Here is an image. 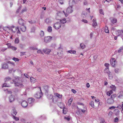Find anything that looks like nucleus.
Returning a JSON list of instances; mask_svg holds the SVG:
<instances>
[{
    "label": "nucleus",
    "instance_id": "f257e3e1",
    "mask_svg": "<svg viewBox=\"0 0 123 123\" xmlns=\"http://www.w3.org/2000/svg\"><path fill=\"white\" fill-rule=\"evenodd\" d=\"M64 15L66 16H67L68 15L64 11H59L57 12L55 16V18L57 20H59L63 15Z\"/></svg>",
    "mask_w": 123,
    "mask_h": 123
},
{
    "label": "nucleus",
    "instance_id": "f03ea898",
    "mask_svg": "<svg viewBox=\"0 0 123 123\" xmlns=\"http://www.w3.org/2000/svg\"><path fill=\"white\" fill-rule=\"evenodd\" d=\"M116 96L117 95L115 94L111 95L110 98H108L107 100V103L109 104H113L114 102V99Z\"/></svg>",
    "mask_w": 123,
    "mask_h": 123
},
{
    "label": "nucleus",
    "instance_id": "7ed1b4c3",
    "mask_svg": "<svg viewBox=\"0 0 123 123\" xmlns=\"http://www.w3.org/2000/svg\"><path fill=\"white\" fill-rule=\"evenodd\" d=\"M55 96L52 99V101L53 102H57V100L56 99V97H57L58 98L61 99L62 97V94H60L57 93H55L54 94Z\"/></svg>",
    "mask_w": 123,
    "mask_h": 123
},
{
    "label": "nucleus",
    "instance_id": "20e7f679",
    "mask_svg": "<svg viewBox=\"0 0 123 123\" xmlns=\"http://www.w3.org/2000/svg\"><path fill=\"white\" fill-rule=\"evenodd\" d=\"M18 78V77H17ZM18 79H16V81H15L14 80H12L13 82H14V84H15V86L16 87H19L20 88H21V87H22L23 86V85L19 83L18 82H17V80L18 81Z\"/></svg>",
    "mask_w": 123,
    "mask_h": 123
},
{
    "label": "nucleus",
    "instance_id": "39448f33",
    "mask_svg": "<svg viewBox=\"0 0 123 123\" xmlns=\"http://www.w3.org/2000/svg\"><path fill=\"white\" fill-rule=\"evenodd\" d=\"M117 63V62L114 58H112L111 60L110 64L112 67H114L115 66Z\"/></svg>",
    "mask_w": 123,
    "mask_h": 123
},
{
    "label": "nucleus",
    "instance_id": "423d86ee",
    "mask_svg": "<svg viewBox=\"0 0 123 123\" xmlns=\"http://www.w3.org/2000/svg\"><path fill=\"white\" fill-rule=\"evenodd\" d=\"M61 26L60 23L58 22L54 24L53 27L55 29L58 30L61 27Z\"/></svg>",
    "mask_w": 123,
    "mask_h": 123
},
{
    "label": "nucleus",
    "instance_id": "0eeeda50",
    "mask_svg": "<svg viewBox=\"0 0 123 123\" xmlns=\"http://www.w3.org/2000/svg\"><path fill=\"white\" fill-rule=\"evenodd\" d=\"M39 88L41 92H37L35 95V97L37 98H40L42 95L41 89L40 87Z\"/></svg>",
    "mask_w": 123,
    "mask_h": 123
},
{
    "label": "nucleus",
    "instance_id": "6e6552de",
    "mask_svg": "<svg viewBox=\"0 0 123 123\" xmlns=\"http://www.w3.org/2000/svg\"><path fill=\"white\" fill-rule=\"evenodd\" d=\"M9 101L10 103L14 102L15 99V97L14 95H11L8 98Z\"/></svg>",
    "mask_w": 123,
    "mask_h": 123
},
{
    "label": "nucleus",
    "instance_id": "1a4fd4ad",
    "mask_svg": "<svg viewBox=\"0 0 123 123\" xmlns=\"http://www.w3.org/2000/svg\"><path fill=\"white\" fill-rule=\"evenodd\" d=\"M18 24L21 26L25 25V21L21 18H19L18 20Z\"/></svg>",
    "mask_w": 123,
    "mask_h": 123
},
{
    "label": "nucleus",
    "instance_id": "9d476101",
    "mask_svg": "<svg viewBox=\"0 0 123 123\" xmlns=\"http://www.w3.org/2000/svg\"><path fill=\"white\" fill-rule=\"evenodd\" d=\"M73 11L72 7L71 6H70L68 7L66 10L67 13H70Z\"/></svg>",
    "mask_w": 123,
    "mask_h": 123
},
{
    "label": "nucleus",
    "instance_id": "9b49d317",
    "mask_svg": "<svg viewBox=\"0 0 123 123\" xmlns=\"http://www.w3.org/2000/svg\"><path fill=\"white\" fill-rule=\"evenodd\" d=\"M34 99L32 98H28V102L29 104L31 105H32L34 104Z\"/></svg>",
    "mask_w": 123,
    "mask_h": 123
},
{
    "label": "nucleus",
    "instance_id": "f8f14e48",
    "mask_svg": "<svg viewBox=\"0 0 123 123\" xmlns=\"http://www.w3.org/2000/svg\"><path fill=\"white\" fill-rule=\"evenodd\" d=\"M51 38L52 37L50 36L45 37L44 39V41L46 42H49L51 41Z\"/></svg>",
    "mask_w": 123,
    "mask_h": 123
},
{
    "label": "nucleus",
    "instance_id": "ddd939ff",
    "mask_svg": "<svg viewBox=\"0 0 123 123\" xmlns=\"http://www.w3.org/2000/svg\"><path fill=\"white\" fill-rule=\"evenodd\" d=\"M28 103L27 102L25 101H23L21 103V105L22 106L24 107L25 108L27 107L28 105Z\"/></svg>",
    "mask_w": 123,
    "mask_h": 123
},
{
    "label": "nucleus",
    "instance_id": "4468645a",
    "mask_svg": "<svg viewBox=\"0 0 123 123\" xmlns=\"http://www.w3.org/2000/svg\"><path fill=\"white\" fill-rule=\"evenodd\" d=\"M110 19L111 22L113 24L116 23L117 22V19L115 18H111Z\"/></svg>",
    "mask_w": 123,
    "mask_h": 123
},
{
    "label": "nucleus",
    "instance_id": "2eb2a0df",
    "mask_svg": "<svg viewBox=\"0 0 123 123\" xmlns=\"http://www.w3.org/2000/svg\"><path fill=\"white\" fill-rule=\"evenodd\" d=\"M92 26L93 27H95L97 25V24L96 22V19H93L92 20Z\"/></svg>",
    "mask_w": 123,
    "mask_h": 123
},
{
    "label": "nucleus",
    "instance_id": "dca6fc26",
    "mask_svg": "<svg viewBox=\"0 0 123 123\" xmlns=\"http://www.w3.org/2000/svg\"><path fill=\"white\" fill-rule=\"evenodd\" d=\"M20 28L21 30L23 32H25L26 30V27L25 25H24L21 26Z\"/></svg>",
    "mask_w": 123,
    "mask_h": 123
},
{
    "label": "nucleus",
    "instance_id": "f3484780",
    "mask_svg": "<svg viewBox=\"0 0 123 123\" xmlns=\"http://www.w3.org/2000/svg\"><path fill=\"white\" fill-rule=\"evenodd\" d=\"M117 32L118 33V36H120L122 38V37H123V31H118Z\"/></svg>",
    "mask_w": 123,
    "mask_h": 123
},
{
    "label": "nucleus",
    "instance_id": "a211bd4d",
    "mask_svg": "<svg viewBox=\"0 0 123 123\" xmlns=\"http://www.w3.org/2000/svg\"><path fill=\"white\" fill-rule=\"evenodd\" d=\"M114 114L117 116L119 115L120 111L118 109H116L114 110Z\"/></svg>",
    "mask_w": 123,
    "mask_h": 123
},
{
    "label": "nucleus",
    "instance_id": "6ab92c4d",
    "mask_svg": "<svg viewBox=\"0 0 123 123\" xmlns=\"http://www.w3.org/2000/svg\"><path fill=\"white\" fill-rule=\"evenodd\" d=\"M66 22V20L65 18H63L62 19H60V22L61 24H64Z\"/></svg>",
    "mask_w": 123,
    "mask_h": 123
},
{
    "label": "nucleus",
    "instance_id": "aec40b11",
    "mask_svg": "<svg viewBox=\"0 0 123 123\" xmlns=\"http://www.w3.org/2000/svg\"><path fill=\"white\" fill-rule=\"evenodd\" d=\"M73 100V99L72 98H70L68 100L67 104L68 105V106H70Z\"/></svg>",
    "mask_w": 123,
    "mask_h": 123
},
{
    "label": "nucleus",
    "instance_id": "412c9836",
    "mask_svg": "<svg viewBox=\"0 0 123 123\" xmlns=\"http://www.w3.org/2000/svg\"><path fill=\"white\" fill-rule=\"evenodd\" d=\"M118 94L119 95L118 96V98H121L122 97H123V91H121L119 92Z\"/></svg>",
    "mask_w": 123,
    "mask_h": 123
},
{
    "label": "nucleus",
    "instance_id": "4be33fe9",
    "mask_svg": "<svg viewBox=\"0 0 123 123\" xmlns=\"http://www.w3.org/2000/svg\"><path fill=\"white\" fill-rule=\"evenodd\" d=\"M45 22L47 24H49L51 23V20L49 18H47L45 19L44 20Z\"/></svg>",
    "mask_w": 123,
    "mask_h": 123
},
{
    "label": "nucleus",
    "instance_id": "5701e85b",
    "mask_svg": "<svg viewBox=\"0 0 123 123\" xmlns=\"http://www.w3.org/2000/svg\"><path fill=\"white\" fill-rule=\"evenodd\" d=\"M87 15V13L86 12H83L82 14V16L83 18H85L86 17Z\"/></svg>",
    "mask_w": 123,
    "mask_h": 123
},
{
    "label": "nucleus",
    "instance_id": "b1692460",
    "mask_svg": "<svg viewBox=\"0 0 123 123\" xmlns=\"http://www.w3.org/2000/svg\"><path fill=\"white\" fill-rule=\"evenodd\" d=\"M8 66L7 64L4 63L2 65V68L3 69H6L8 68Z\"/></svg>",
    "mask_w": 123,
    "mask_h": 123
},
{
    "label": "nucleus",
    "instance_id": "393cba45",
    "mask_svg": "<svg viewBox=\"0 0 123 123\" xmlns=\"http://www.w3.org/2000/svg\"><path fill=\"white\" fill-rule=\"evenodd\" d=\"M11 80V78L9 77H7L5 78L4 79V81H9Z\"/></svg>",
    "mask_w": 123,
    "mask_h": 123
},
{
    "label": "nucleus",
    "instance_id": "a878e982",
    "mask_svg": "<svg viewBox=\"0 0 123 123\" xmlns=\"http://www.w3.org/2000/svg\"><path fill=\"white\" fill-rule=\"evenodd\" d=\"M30 81L32 83H34L36 81V79L32 77L30 78Z\"/></svg>",
    "mask_w": 123,
    "mask_h": 123
},
{
    "label": "nucleus",
    "instance_id": "bb28decb",
    "mask_svg": "<svg viewBox=\"0 0 123 123\" xmlns=\"http://www.w3.org/2000/svg\"><path fill=\"white\" fill-rule=\"evenodd\" d=\"M47 30L48 32H52V27L50 26H48L47 29Z\"/></svg>",
    "mask_w": 123,
    "mask_h": 123
},
{
    "label": "nucleus",
    "instance_id": "cd10ccee",
    "mask_svg": "<svg viewBox=\"0 0 123 123\" xmlns=\"http://www.w3.org/2000/svg\"><path fill=\"white\" fill-rule=\"evenodd\" d=\"M104 72L105 73H107L108 74H110V72L109 71V68H105L104 70Z\"/></svg>",
    "mask_w": 123,
    "mask_h": 123
},
{
    "label": "nucleus",
    "instance_id": "c85d7f7f",
    "mask_svg": "<svg viewBox=\"0 0 123 123\" xmlns=\"http://www.w3.org/2000/svg\"><path fill=\"white\" fill-rule=\"evenodd\" d=\"M80 46L81 48L84 49L85 48L86 46L83 43H81L80 44Z\"/></svg>",
    "mask_w": 123,
    "mask_h": 123
},
{
    "label": "nucleus",
    "instance_id": "c756f323",
    "mask_svg": "<svg viewBox=\"0 0 123 123\" xmlns=\"http://www.w3.org/2000/svg\"><path fill=\"white\" fill-rule=\"evenodd\" d=\"M113 93V92L112 90H111L110 91L108 92H107V95L108 96H110Z\"/></svg>",
    "mask_w": 123,
    "mask_h": 123
},
{
    "label": "nucleus",
    "instance_id": "7c9ffc66",
    "mask_svg": "<svg viewBox=\"0 0 123 123\" xmlns=\"http://www.w3.org/2000/svg\"><path fill=\"white\" fill-rule=\"evenodd\" d=\"M123 50V45L120 47L118 50V52L120 53L122 52Z\"/></svg>",
    "mask_w": 123,
    "mask_h": 123
},
{
    "label": "nucleus",
    "instance_id": "2f4dec72",
    "mask_svg": "<svg viewBox=\"0 0 123 123\" xmlns=\"http://www.w3.org/2000/svg\"><path fill=\"white\" fill-rule=\"evenodd\" d=\"M58 105L62 109L64 107L63 104L62 103H59Z\"/></svg>",
    "mask_w": 123,
    "mask_h": 123
},
{
    "label": "nucleus",
    "instance_id": "473e14b6",
    "mask_svg": "<svg viewBox=\"0 0 123 123\" xmlns=\"http://www.w3.org/2000/svg\"><path fill=\"white\" fill-rule=\"evenodd\" d=\"M84 108L85 109L84 110H83L81 109H80V110L83 113L86 112V111L87 110L86 107H84Z\"/></svg>",
    "mask_w": 123,
    "mask_h": 123
},
{
    "label": "nucleus",
    "instance_id": "72a5a7b5",
    "mask_svg": "<svg viewBox=\"0 0 123 123\" xmlns=\"http://www.w3.org/2000/svg\"><path fill=\"white\" fill-rule=\"evenodd\" d=\"M110 87L111 88L113 91H115L116 87L114 85H112L111 86H110Z\"/></svg>",
    "mask_w": 123,
    "mask_h": 123
},
{
    "label": "nucleus",
    "instance_id": "f704fd0d",
    "mask_svg": "<svg viewBox=\"0 0 123 123\" xmlns=\"http://www.w3.org/2000/svg\"><path fill=\"white\" fill-rule=\"evenodd\" d=\"M68 52L70 54H75L76 53V51L74 50H68Z\"/></svg>",
    "mask_w": 123,
    "mask_h": 123
},
{
    "label": "nucleus",
    "instance_id": "c9c22d12",
    "mask_svg": "<svg viewBox=\"0 0 123 123\" xmlns=\"http://www.w3.org/2000/svg\"><path fill=\"white\" fill-rule=\"evenodd\" d=\"M47 97V98L49 99H51L53 97V96L51 94L48 95Z\"/></svg>",
    "mask_w": 123,
    "mask_h": 123
},
{
    "label": "nucleus",
    "instance_id": "e433bc0d",
    "mask_svg": "<svg viewBox=\"0 0 123 123\" xmlns=\"http://www.w3.org/2000/svg\"><path fill=\"white\" fill-rule=\"evenodd\" d=\"M15 30H14V31H17V33H20V31H19V27H16L15 28Z\"/></svg>",
    "mask_w": 123,
    "mask_h": 123
},
{
    "label": "nucleus",
    "instance_id": "4c0bfd02",
    "mask_svg": "<svg viewBox=\"0 0 123 123\" xmlns=\"http://www.w3.org/2000/svg\"><path fill=\"white\" fill-rule=\"evenodd\" d=\"M19 39L17 37L15 38V43H19Z\"/></svg>",
    "mask_w": 123,
    "mask_h": 123
},
{
    "label": "nucleus",
    "instance_id": "58836bf2",
    "mask_svg": "<svg viewBox=\"0 0 123 123\" xmlns=\"http://www.w3.org/2000/svg\"><path fill=\"white\" fill-rule=\"evenodd\" d=\"M105 33H109V30H108V28L107 26L105 27Z\"/></svg>",
    "mask_w": 123,
    "mask_h": 123
},
{
    "label": "nucleus",
    "instance_id": "ea45409f",
    "mask_svg": "<svg viewBox=\"0 0 123 123\" xmlns=\"http://www.w3.org/2000/svg\"><path fill=\"white\" fill-rule=\"evenodd\" d=\"M90 104L92 107H94V103L93 101H91L90 103Z\"/></svg>",
    "mask_w": 123,
    "mask_h": 123
},
{
    "label": "nucleus",
    "instance_id": "a19ab883",
    "mask_svg": "<svg viewBox=\"0 0 123 123\" xmlns=\"http://www.w3.org/2000/svg\"><path fill=\"white\" fill-rule=\"evenodd\" d=\"M10 86L8 85L6 83H4L2 87H9Z\"/></svg>",
    "mask_w": 123,
    "mask_h": 123
},
{
    "label": "nucleus",
    "instance_id": "79ce46f5",
    "mask_svg": "<svg viewBox=\"0 0 123 123\" xmlns=\"http://www.w3.org/2000/svg\"><path fill=\"white\" fill-rule=\"evenodd\" d=\"M12 59L15 62L16 61H19V60L18 58L15 57H14Z\"/></svg>",
    "mask_w": 123,
    "mask_h": 123
},
{
    "label": "nucleus",
    "instance_id": "37998d69",
    "mask_svg": "<svg viewBox=\"0 0 123 123\" xmlns=\"http://www.w3.org/2000/svg\"><path fill=\"white\" fill-rule=\"evenodd\" d=\"M13 119L15 120L16 121L18 120H19V118L17 117H15L14 116V115H13Z\"/></svg>",
    "mask_w": 123,
    "mask_h": 123
},
{
    "label": "nucleus",
    "instance_id": "c03bdc74",
    "mask_svg": "<svg viewBox=\"0 0 123 123\" xmlns=\"http://www.w3.org/2000/svg\"><path fill=\"white\" fill-rule=\"evenodd\" d=\"M44 32L43 31H41L40 34V36L41 37H43L44 35Z\"/></svg>",
    "mask_w": 123,
    "mask_h": 123
},
{
    "label": "nucleus",
    "instance_id": "a18cd8bd",
    "mask_svg": "<svg viewBox=\"0 0 123 123\" xmlns=\"http://www.w3.org/2000/svg\"><path fill=\"white\" fill-rule=\"evenodd\" d=\"M64 118L65 119H66L68 121H69L70 119V117H64Z\"/></svg>",
    "mask_w": 123,
    "mask_h": 123
},
{
    "label": "nucleus",
    "instance_id": "49530a36",
    "mask_svg": "<svg viewBox=\"0 0 123 123\" xmlns=\"http://www.w3.org/2000/svg\"><path fill=\"white\" fill-rule=\"evenodd\" d=\"M119 71L120 70L119 69L116 68L115 69V72L117 73H118L119 72Z\"/></svg>",
    "mask_w": 123,
    "mask_h": 123
},
{
    "label": "nucleus",
    "instance_id": "de8ad7c7",
    "mask_svg": "<svg viewBox=\"0 0 123 123\" xmlns=\"http://www.w3.org/2000/svg\"><path fill=\"white\" fill-rule=\"evenodd\" d=\"M105 66L106 67V68H109V64L108 63H105L104 64Z\"/></svg>",
    "mask_w": 123,
    "mask_h": 123
},
{
    "label": "nucleus",
    "instance_id": "09e8293b",
    "mask_svg": "<svg viewBox=\"0 0 123 123\" xmlns=\"http://www.w3.org/2000/svg\"><path fill=\"white\" fill-rule=\"evenodd\" d=\"M113 114V112L111 111H110L109 112L108 114V116L110 117H111Z\"/></svg>",
    "mask_w": 123,
    "mask_h": 123
},
{
    "label": "nucleus",
    "instance_id": "8fccbe9b",
    "mask_svg": "<svg viewBox=\"0 0 123 123\" xmlns=\"http://www.w3.org/2000/svg\"><path fill=\"white\" fill-rule=\"evenodd\" d=\"M99 12H100V13L101 14H102L103 15H104V12L103 11V10L102 9H100L99 10Z\"/></svg>",
    "mask_w": 123,
    "mask_h": 123
},
{
    "label": "nucleus",
    "instance_id": "3c124183",
    "mask_svg": "<svg viewBox=\"0 0 123 123\" xmlns=\"http://www.w3.org/2000/svg\"><path fill=\"white\" fill-rule=\"evenodd\" d=\"M8 28L9 30H10L13 32H15V31H14V30H13V29H12V28H11V27H8Z\"/></svg>",
    "mask_w": 123,
    "mask_h": 123
},
{
    "label": "nucleus",
    "instance_id": "603ef678",
    "mask_svg": "<svg viewBox=\"0 0 123 123\" xmlns=\"http://www.w3.org/2000/svg\"><path fill=\"white\" fill-rule=\"evenodd\" d=\"M64 0H59V2L60 4H63Z\"/></svg>",
    "mask_w": 123,
    "mask_h": 123
},
{
    "label": "nucleus",
    "instance_id": "864d4df0",
    "mask_svg": "<svg viewBox=\"0 0 123 123\" xmlns=\"http://www.w3.org/2000/svg\"><path fill=\"white\" fill-rule=\"evenodd\" d=\"M27 9L25 7L24 8L22 11V13H23L24 12H26V11Z\"/></svg>",
    "mask_w": 123,
    "mask_h": 123
},
{
    "label": "nucleus",
    "instance_id": "5fc2aeb1",
    "mask_svg": "<svg viewBox=\"0 0 123 123\" xmlns=\"http://www.w3.org/2000/svg\"><path fill=\"white\" fill-rule=\"evenodd\" d=\"M81 21L82 22H84V23H87L88 22L87 20L85 19H83Z\"/></svg>",
    "mask_w": 123,
    "mask_h": 123
},
{
    "label": "nucleus",
    "instance_id": "6e6d98bb",
    "mask_svg": "<svg viewBox=\"0 0 123 123\" xmlns=\"http://www.w3.org/2000/svg\"><path fill=\"white\" fill-rule=\"evenodd\" d=\"M11 48L13 50H16L17 49V48L13 46H12Z\"/></svg>",
    "mask_w": 123,
    "mask_h": 123
},
{
    "label": "nucleus",
    "instance_id": "4d7b16f0",
    "mask_svg": "<svg viewBox=\"0 0 123 123\" xmlns=\"http://www.w3.org/2000/svg\"><path fill=\"white\" fill-rule=\"evenodd\" d=\"M116 108V107L115 106H111V107H110L109 108V109H114Z\"/></svg>",
    "mask_w": 123,
    "mask_h": 123
},
{
    "label": "nucleus",
    "instance_id": "13d9d810",
    "mask_svg": "<svg viewBox=\"0 0 123 123\" xmlns=\"http://www.w3.org/2000/svg\"><path fill=\"white\" fill-rule=\"evenodd\" d=\"M31 49H32V50H35V49H36V50H37V49L34 47H31L30 48Z\"/></svg>",
    "mask_w": 123,
    "mask_h": 123
},
{
    "label": "nucleus",
    "instance_id": "bf43d9fd",
    "mask_svg": "<svg viewBox=\"0 0 123 123\" xmlns=\"http://www.w3.org/2000/svg\"><path fill=\"white\" fill-rule=\"evenodd\" d=\"M47 49H43V52L44 53H46V52H47Z\"/></svg>",
    "mask_w": 123,
    "mask_h": 123
},
{
    "label": "nucleus",
    "instance_id": "052dcab7",
    "mask_svg": "<svg viewBox=\"0 0 123 123\" xmlns=\"http://www.w3.org/2000/svg\"><path fill=\"white\" fill-rule=\"evenodd\" d=\"M51 50L50 49H47V50L46 52V54H49L51 52Z\"/></svg>",
    "mask_w": 123,
    "mask_h": 123
},
{
    "label": "nucleus",
    "instance_id": "680f3d73",
    "mask_svg": "<svg viewBox=\"0 0 123 123\" xmlns=\"http://www.w3.org/2000/svg\"><path fill=\"white\" fill-rule=\"evenodd\" d=\"M105 120L103 119H101L100 121V123H105Z\"/></svg>",
    "mask_w": 123,
    "mask_h": 123
},
{
    "label": "nucleus",
    "instance_id": "e2e57ef3",
    "mask_svg": "<svg viewBox=\"0 0 123 123\" xmlns=\"http://www.w3.org/2000/svg\"><path fill=\"white\" fill-rule=\"evenodd\" d=\"M63 108V112L64 114H65L66 113V111H65V109L66 108H64V107Z\"/></svg>",
    "mask_w": 123,
    "mask_h": 123
},
{
    "label": "nucleus",
    "instance_id": "0e129e2a",
    "mask_svg": "<svg viewBox=\"0 0 123 123\" xmlns=\"http://www.w3.org/2000/svg\"><path fill=\"white\" fill-rule=\"evenodd\" d=\"M71 91L72 92L74 93H76L77 92L76 91V90L73 89H72L71 90Z\"/></svg>",
    "mask_w": 123,
    "mask_h": 123
},
{
    "label": "nucleus",
    "instance_id": "69168bd1",
    "mask_svg": "<svg viewBox=\"0 0 123 123\" xmlns=\"http://www.w3.org/2000/svg\"><path fill=\"white\" fill-rule=\"evenodd\" d=\"M117 107V108H119L120 109L122 108V107H121V105H118Z\"/></svg>",
    "mask_w": 123,
    "mask_h": 123
},
{
    "label": "nucleus",
    "instance_id": "338daca9",
    "mask_svg": "<svg viewBox=\"0 0 123 123\" xmlns=\"http://www.w3.org/2000/svg\"><path fill=\"white\" fill-rule=\"evenodd\" d=\"M118 121V118L117 117H116L115 118L114 121L115 122H117V121Z\"/></svg>",
    "mask_w": 123,
    "mask_h": 123
},
{
    "label": "nucleus",
    "instance_id": "774afa93",
    "mask_svg": "<svg viewBox=\"0 0 123 123\" xmlns=\"http://www.w3.org/2000/svg\"><path fill=\"white\" fill-rule=\"evenodd\" d=\"M95 102L97 103L99 101V100L97 98L95 100Z\"/></svg>",
    "mask_w": 123,
    "mask_h": 123
}]
</instances>
